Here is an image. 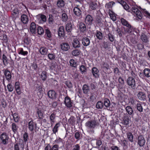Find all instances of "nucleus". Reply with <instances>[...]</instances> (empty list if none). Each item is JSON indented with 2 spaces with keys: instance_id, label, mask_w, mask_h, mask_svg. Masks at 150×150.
<instances>
[{
  "instance_id": "obj_59",
  "label": "nucleus",
  "mask_w": 150,
  "mask_h": 150,
  "mask_svg": "<svg viewBox=\"0 0 150 150\" xmlns=\"http://www.w3.org/2000/svg\"><path fill=\"white\" fill-rule=\"evenodd\" d=\"M69 63L71 66L76 68L77 67V63L73 59H71L70 60Z\"/></svg>"
},
{
  "instance_id": "obj_30",
  "label": "nucleus",
  "mask_w": 150,
  "mask_h": 150,
  "mask_svg": "<svg viewBox=\"0 0 150 150\" xmlns=\"http://www.w3.org/2000/svg\"><path fill=\"white\" fill-rule=\"evenodd\" d=\"M19 10L18 8H15L11 12V14L13 16V18L15 19L18 17V14L19 13Z\"/></svg>"
},
{
  "instance_id": "obj_34",
  "label": "nucleus",
  "mask_w": 150,
  "mask_h": 150,
  "mask_svg": "<svg viewBox=\"0 0 150 150\" xmlns=\"http://www.w3.org/2000/svg\"><path fill=\"white\" fill-rule=\"evenodd\" d=\"M18 53L19 54H21L23 56H27L28 54V52L27 51L24 50L22 48H19L18 50Z\"/></svg>"
},
{
  "instance_id": "obj_29",
  "label": "nucleus",
  "mask_w": 150,
  "mask_h": 150,
  "mask_svg": "<svg viewBox=\"0 0 150 150\" xmlns=\"http://www.w3.org/2000/svg\"><path fill=\"white\" fill-rule=\"evenodd\" d=\"M72 45L75 48H79L80 47V43L77 39H74L72 41Z\"/></svg>"
},
{
  "instance_id": "obj_56",
  "label": "nucleus",
  "mask_w": 150,
  "mask_h": 150,
  "mask_svg": "<svg viewBox=\"0 0 150 150\" xmlns=\"http://www.w3.org/2000/svg\"><path fill=\"white\" fill-rule=\"evenodd\" d=\"M60 125L61 124L59 122H58L56 124L53 129V131L54 133L56 134V132H57L58 128Z\"/></svg>"
},
{
  "instance_id": "obj_33",
  "label": "nucleus",
  "mask_w": 150,
  "mask_h": 150,
  "mask_svg": "<svg viewBox=\"0 0 150 150\" xmlns=\"http://www.w3.org/2000/svg\"><path fill=\"white\" fill-rule=\"evenodd\" d=\"M11 127L14 134H16L18 132L19 127L15 123H12Z\"/></svg>"
},
{
  "instance_id": "obj_60",
  "label": "nucleus",
  "mask_w": 150,
  "mask_h": 150,
  "mask_svg": "<svg viewBox=\"0 0 150 150\" xmlns=\"http://www.w3.org/2000/svg\"><path fill=\"white\" fill-rule=\"evenodd\" d=\"M142 12L145 16L150 19V13L146 11L145 9H142Z\"/></svg>"
},
{
  "instance_id": "obj_61",
  "label": "nucleus",
  "mask_w": 150,
  "mask_h": 150,
  "mask_svg": "<svg viewBox=\"0 0 150 150\" xmlns=\"http://www.w3.org/2000/svg\"><path fill=\"white\" fill-rule=\"evenodd\" d=\"M7 47L8 49L10 52H16V47L15 46L12 45V46L11 45H8Z\"/></svg>"
},
{
  "instance_id": "obj_9",
  "label": "nucleus",
  "mask_w": 150,
  "mask_h": 150,
  "mask_svg": "<svg viewBox=\"0 0 150 150\" xmlns=\"http://www.w3.org/2000/svg\"><path fill=\"white\" fill-rule=\"evenodd\" d=\"M45 107H40L38 108L37 110L36 113L38 115L39 119L42 120L43 119V115L44 113Z\"/></svg>"
},
{
  "instance_id": "obj_28",
  "label": "nucleus",
  "mask_w": 150,
  "mask_h": 150,
  "mask_svg": "<svg viewBox=\"0 0 150 150\" xmlns=\"http://www.w3.org/2000/svg\"><path fill=\"white\" fill-rule=\"evenodd\" d=\"M122 119V124L124 125H127L129 124V116L127 115H125L123 116Z\"/></svg>"
},
{
  "instance_id": "obj_11",
  "label": "nucleus",
  "mask_w": 150,
  "mask_h": 150,
  "mask_svg": "<svg viewBox=\"0 0 150 150\" xmlns=\"http://www.w3.org/2000/svg\"><path fill=\"white\" fill-rule=\"evenodd\" d=\"M73 26V24L71 22L67 23L66 25V31L68 34L70 35L71 34Z\"/></svg>"
},
{
  "instance_id": "obj_2",
  "label": "nucleus",
  "mask_w": 150,
  "mask_h": 150,
  "mask_svg": "<svg viewBox=\"0 0 150 150\" xmlns=\"http://www.w3.org/2000/svg\"><path fill=\"white\" fill-rule=\"evenodd\" d=\"M98 123L95 120H91L87 121L85 125L88 129V132L90 134H93L94 132V129L98 125Z\"/></svg>"
},
{
  "instance_id": "obj_5",
  "label": "nucleus",
  "mask_w": 150,
  "mask_h": 150,
  "mask_svg": "<svg viewBox=\"0 0 150 150\" xmlns=\"http://www.w3.org/2000/svg\"><path fill=\"white\" fill-rule=\"evenodd\" d=\"M9 139L8 136L6 132H4L0 135V142L4 145H6L8 143Z\"/></svg>"
},
{
  "instance_id": "obj_39",
  "label": "nucleus",
  "mask_w": 150,
  "mask_h": 150,
  "mask_svg": "<svg viewBox=\"0 0 150 150\" xmlns=\"http://www.w3.org/2000/svg\"><path fill=\"white\" fill-rule=\"evenodd\" d=\"M28 127L30 131L33 132L35 127L34 122L33 120H31L28 123Z\"/></svg>"
},
{
  "instance_id": "obj_26",
  "label": "nucleus",
  "mask_w": 150,
  "mask_h": 150,
  "mask_svg": "<svg viewBox=\"0 0 150 150\" xmlns=\"http://www.w3.org/2000/svg\"><path fill=\"white\" fill-rule=\"evenodd\" d=\"M91 72L93 75L95 77L98 78L99 77V71L96 67H93L92 69Z\"/></svg>"
},
{
  "instance_id": "obj_8",
  "label": "nucleus",
  "mask_w": 150,
  "mask_h": 150,
  "mask_svg": "<svg viewBox=\"0 0 150 150\" xmlns=\"http://www.w3.org/2000/svg\"><path fill=\"white\" fill-rule=\"evenodd\" d=\"M64 103L65 106L68 108H70L73 106V101L71 100V99L68 96L65 97Z\"/></svg>"
},
{
  "instance_id": "obj_19",
  "label": "nucleus",
  "mask_w": 150,
  "mask_h": 150,
  "mask_svg": "<svg viewBox=\"0 0 150 150\" xmlns=\"http://www.w3.org/2000/svg\"><path fill=\"white\" fill-rule=\"evenodd\" d=\"M48 49L44 46H41L39 49L40 53L42 55H45L48 53Z\"/></svg>"
},
{
  "instance_id": "obj_42",
  "label": "nucleus",
  "mask_w": 150,
  "mask_h": 150,
  "mask_svg": "<svg viewBox=\"0 0 150 150\" xmlns=\"http://www.w3.org/2000/svg\"><path fill=\"white\" fill-rule=\"evenodd\" d=\"M126 134L129 141L131 142H134V136L132 133L131 132H128Z\"/></svg>"
},
{
  "instance_id": "obj_7",
  "label": "nucleus",
  "mask_w": 150,
  "mask_h": 150,
  "mask_svg": "<svg viewBox=\"0 0 150 150\" xmlns=\"http://www.w3.org/2000/svg\"><path fill=\"white\" fill-rule=\"evenodd\" d=\"M94 20L93 17L90 14L86 16L84 22L86 25H91L93 23Z\"/></svg>"
},
{
  "instance_id": "obj_27",
  "label": "nucleus",
  "mask_w": 150,
  "mask_h": 150,
  "mask_svg": "<svg viewBox=\"0 0 150 150\" xmlns=\"http://www.w3.org/2000/svg\"><path fill=\"white\" fill-rule=\"evenodd\" d=\"M47 56L48 59L50 61H54L56 59V54L53 52H51L50 53H48Z\"/></svg>"
},
{
  "instance_id": "obj_6",
  "label": "nucleus",
  "mask_w": 150,
  "mask_h": 150,
  "mask_svg": "<svg viewBox=\"0 0 150 150\" xmlns=\"http://www.w3.org/2000/svg\"><path fill=\"white\" fill-rule=\"evenodd\" d=\"M127 83L130 86L132 89H135L136 87V82L134 78L129 76L127 79Z\"/></svg>"
},
{
  "instance_id": "obj_47",
  "label": "nucleus",
  "mask_w": 150,
  "mask_h": 150,
  "mask_svg": "<svg viewBox=\"0 0 150 150\" xmlns=\"http://www.w3.org/2000/svg\"><path fill=\"white\" fill-rule=\"evenodd\" d=\"M37 18L38 19H40L43 22H45L46 21V16L44 15L40 14L37 16Z\"/></svg>"
},
{
  "instance_id": "obj_50",
  "label": "nucleus",
  "mask_w": 150,
  "mask_h": 150,
  "mask_svg": "<svg viewBox=\"0 0 150 150\" xmlns=\"http://www.w3.org/2000/svg\"><path fill=\"white\" fill-rule=\"evenodd\" d=\"M141 39L143 42L147 43L149 42L147 36L143 33L141 36Z\"/></svg>"
},
{
  "instance_id": "obj_17",
  "label": "nucleus",
  "mask_w": 150,
  "mask_h": 150,
  "mask_svg": "<svg viewBox=\"0 0 150 150\" xmlns=\"http://www.w3.org/2000/svg\"><path fill=\"white\" fill-rule=\"evenodd\" d=\"M22 43L24 45V47L28 48L29 46H30L31 44L30 39L28 38H25L22 41Z\"/></svg>"
},
{
  "instance_id": "obj_16",
  "label": "nucleus",
  "mask_w": 150,
  "mask_h": 150,
  "mask_svg": "<svg viewBox=\"0 0 150 150\" xmlns=\"http://www.w3.org/2000/svg\"><path fill=\"white\" fill-rule=\"evenodd\" d=\"M138 99L142 101L146 100V96L145 93L142 92H139L137 94Z\"/></svg>"
},
{
  "instance_id": "obj_58",
  "label": "nucleus",
  "mask_w": 150,
  "mask_h": 150,
  "mask_svg": "<svg viewBox=\"0 0 150 150\" xmlns=\"http://www.w3.org/2000/svg\"><path fill=\"white\" fill-rule=\"evenodd\" d=\"M110 43L108 42L103 41V43L102 46L105 49H108L110 46Z\"/></svg>"
},
{
  "instance_id": "obj_25",
  "label": "nucleus",
  "mask_w": 150,
  "mask_h": 150,
  "mask_svg": "<svg viewBox=\"0 0 150 150\" xmlns=\"http://www.w3.org/2000/svg\"><path fill=\"white\" fill-rule=\"evenodd\" d=\"M58 35L60 38L63 37L65 35L64 28L63 26H60L58 31Z\"/></svg>"
},
{
  "instance_id": "obj_20",
  "label": "nucleus",
  "mask_w": 150,
  "mask_h": 150,
  "mask_svg": "<svg viewBox=\"0 0 150 150\" xmlns=\"http://www.w3.org/2000/svg\"><path fill=\"white\" fill-rule=\"evenodd\" d=\"M79 28L81 32L84 33L86 30V27L85 24L80 22L78 24Z\"/></svg>"
},
{
  "instance_id": "obj_38",
  "label": "nucleus",
  "mask_w": 150,
  "mask_h": 150,
  "mask_svg": "<svg viewBox=\"0 0 150 150\" xmlns=\"http://www.w3.org/2000/svg\"><path fill=\"white\" fill-rule=\"evenodd\" d=\"M138 103L136 104V108L137 110L140 112H142L143 111V108L141 102L139 100L137 101Z\"/></svg>"
},
{
  "instance_id": "obj_57",
  "label": "nucleus",
  "mask_w": 150,
  "mask_h": 150,
  "mask_svg": "<svg viewBox=\"0 0 150 150\" xmlns=\"http://www.w3.org/2000/svg\"><path fill=\"white\" fill-rule=\"evenodd\" d=\"M138 100L133 97H130L129 99V103L133 105L136 104V102Z\"/></svg>"
},
{
  "instance_id": "obj_53",
  "label": "nucleus",
  "mask_w": 150,
  "mask_h": 150,
  "mask_svg": "<svg viewBox=\"0 0 150 150\" xmlns=\"http://www.w3.org/2000/svg\"><path fill=\"white\" fill-rule=\"evenodd\" d=\"M37 33L38 34L41 35L43 34L44 33V31L42 27L41 26H39L37 25Z\"/></svg>"
},
{
  "instance_id": "obj_3",
  "label": "nucleus",
  "mask_w": 150,
  "mask_h": 150,
  "mask_svg": "<svg viewBox=\"0 0 150 150\" xmlns=\"http://www.w3.org/2000/svg\"><path fill=\"white\" fill-rule=\"evenodd\" d=\"M4 75L3 77L4 79L3 80L2 82L4 86L5 87V89L6 90V86L5 84V79L7 80L8 82H10L12 81V75L10 71L8 69H5L3 71Z\"/></svg>"
},
{
  "instance_id": "obj_4",
  "label": "nucleus",
  "mask_w": 150,
  "mask_h": 150,
  "mask_svg": "<svg viewBox=\"0 0 150 150\" xmlns=\"http://www.w3.org/2000/svg\"><path fill=\"white\" fill-rule=\"evenodd\" d=\"M127 28L125 27H122L121 32L123 34L125 35L127 33H130L134 31L135 30V28L132 26L129 23L126 26Z\"/></svg>"
},
{
  "instance_id": "obj_46",
  "label": "nucleus",
  "mask_w": 150,
  "mask_h": 150,
  "mask_svg": "<svg viewBox=\"0 0 150 150\" xmlns=\"http://www.w3.org/2000/svg\"><path fill=\"white\" fill-rule=\"evenodd\" d=\"M11 115L13 117L15 122L16 123H18L19 122L20 119L18 114L17 113H14L13 114L12 113Z\"/></svg>"
},
{
  "instance_id": "obj_10",
  "label": "nucleus",
  "mask_w": 150,
  "mask_h": 150,
  "mask_svg": "<svg viewBox=\"0 0 150 150\" xmlns=\"http://www.w3.org/2000/svg\"><path fill=\"white\" fill-rule=\"evenodd\" d=\"M138 144L140 147L143 146L145 143V140L144 136L142 134H140L138 136Z\"/></svg>"
},
{
  "instance_id": "obj_31",
  "label": "nucleus",
  "mask_w": 150,
  "mask_h": 150,
  "mask_svg": "<svg viewBox=\"0 0 150 150\" xmlns=\"http://www.w3.org/2000/svg\"><path fill=\"white\" fill-rule=\"evenodd\" d=\"M61 49L65 51H68L70 48V46L67 43L64 42L60 45Z\"/></svg>"
},
{
  "instance_id": "obj_18",
  "label": "nucleus",
  "mask_w": 150,
  "mask_h": 150,
  "mask_svg": "<svg viewBox=\"0 0 150 150\" xmlns=\"http://www.w3.org/2000/svg\"><path fill=\"white\" fill-rule=\"evenodd\" d=\"M79 70L81 74H85L87 71V67L86 64L84 63L82 64V65L79 67Z\"/></svg>"
},
{
  "instance_id": "obj_45",
  "label": "nucleus",
  "mask_w": 150,
  "mask_h": 150,
  "mask_svg": "<svg viewBox=\"0 0 150 150\" xmlns=\"http://www.w3.org/2000/svg\"><path fill=\"white\" fill-rule=\"evenodd\" d=\"M143 74L145 76L148 78L150 77V69L148 68H145L143 70Z\"/></svg>"
},
{
  "instance_id": "obj_40",
  "label": "nucleus",
  "mask_w": 150,
  "mask_h": 150,
  "mask_svg": "<svg viewBox=\"0 0 150 150\" xmlns=\"http://www.w3.org/2000/svg\"><path fill=\"white\" fill-rule=\"evenodd\" d=\"M57 5L59 8L63 7L65 5V3L63 0H58L57 3Z\"/></svg>"
},
{
  "instance_id": "obj_15",
  "label": "nucleus",
  "mask_w": 150,
  "mask_h": 150,
  "mask_svg": "<svg viewBox=\"0 0 150 150\" xmlns=\"http://www.w3.org/2000/svg\"><path fill=\"white\" fill-rule=\"evenodd\" d=\"M82 90L84 94H88L90 90L89 86L88 84H84L82 87Z\"/></svg>"
},
{
  "instance_id": "obj_12",
  "label": "nucleus",
  "mask_w": 150,
  "mask_h": 150,
  "mask_svg": "<svg viewBox=\"0 0 150 150\" xmlns=\"http://www.w3.org/2000/svg\"><path fill=\"white\" fill-rule=\"evenodd\" d=\"M57 112V111L56 110H54L49 116L50 123L52 125L55 122Z\"/></svg>"
},
{
  "instance_id": "obj_32",
  "label": "nucleus",
  "mask_w": 150,
  "mask_h": 150,
  "mask_svg": "<svg viewBox=\"0 0 150 150\" xmlns=\"http://www.w3.org/2000/svg\"><path fill=\"white\" fill-rule=\"evenodd\" d=\"M101 69L106 71L109 69V66L108 64L106 62H103L100 64Z\"/></svg>"
},
{
  "instance_id": "obj_22",
  "label": "nucleus",
  "mask_w": 150,
  "mask_h": 150,
  "mask_svg": "<svg viewBox=\"0 0 150 150\" xmlns=\"http://www.w3.org/2000/svg\"><path fill=\"white\" fill-rule=\"evenodd\" d=\"M47 95L49 97L52 99H54L57 97V93L54 91L50 90L47 93Z\"/></svg>"
},
{
  "instance_id": "obj_35",
  "label": "nucleus",
  "mask_w": 150,
  "mask_h": 150,
  "mask_svg": "<svg viewBox=\"0 0 150 150\" xmlns=\"http://www.w3.org/2000/svg\"><path fill=\"white\" fill-rule=\"evenodd\" d=\"M74 137L77 142L82 139V134L80 132H76L74 134Z\"/></svg>"
},
{
  "instance_id": "obj_1",
  "label": "nucleus",
  "mask_w": 150,
  "mask_h": 150,
  "mask_svg": "<svg viewBox=\"0 0 150 150\" xmlns=\"http://www.w3.org/2000/svg\"><path fill=\"white\" fill-rule=\"evenodd\" d=\"M124 9L132 13L139 20H141L142 18V14L140 11L137 8L136 6H129L127 3L122 6Z\"/></svg>"
},
{
  "instance_id": "obj_24",
  "label": "nucleus",
  "mask_w": 150,
  "mask_h": 150,
  "mask_svg": "<svg viewBox=\"0 0 150 150\" xmlns=\"http://www.w3.org/2000/svg\"><path fill=\"white\" fill-rule=\"evenodd\" d=\"M57 66L56 63L52 62L49 66V69L52 71H56L58 70Z\"/></svg>"
},
{
  "instance_id": "obj_36",
  "label": "nucleus",
  "mask_w": 150,
  "mask_h": 150,
  "mask_svg": "<svg viewBox=\"0 0 150 150\" xmlns=\"http://www.w3.org/2000/svg\"><path fill=\"white\" fill-rule=\"evenodd\" d=\"M21 21L24 24H26L28 22V19L27 16L25 14L22 15L21 17Z\"/></svg>"
},
{
  "instance_id": "obj_52",
  "label": "nucleus",
  "mask_w": 150,
  "mask_h": 150,
  "mask_svg": "<svg viewBox=\"0 0 150 150\" xmlns=\"http://www.w3.org/2000/svg\"><path fill=\"white\" fill-rule=\"evenodd\" d=\"M2 59L3 64L4 66H6L8 64V59L7 57L3 54L2 55Z\"/></svg>"
},
{
  "instance_id": "obj_23",
  "label": "nucleus",
  "mask_w": 150,
  "mask_h": 150,
  "mask_svg": "<svg viewBox=\"0 0 150 150\" xmlns=\"http://www.w3.org/2000/svg\"><path fill=\"white\" fill-rule=\"evenodd\" d=\"M125 109L128 115L130 116H132L134 115V111L131 106L129 105H127L126 107L125 106Z\"/></svg>"
},
{
  "instance_id": "obj_43",
  "label": "nucleus",
  "mask_w": 150,
  "mask_h": 150,
  "mask_svg": "<svg viewBox=\"0 0 150 150\" xmlns=\"http://www.w3.org/2000/svg\"><path fill=\"white\" fill-rule=\"evenodd\" d=\"M96 107L98 109H105L103 102L101 101H99L97 103Z\"/></svg>"
},
{
  "instance_id": "obj_49",
  "label": "nucleus",
  "mask_w": 150,
  "mask_h": 150,
  "mask_svg": "<svg viewBox=\"0 0 150 150\" xmlns=\"http://www.w3.org/2000/svg\"><path fill=\"white\" fill-rule=\"evenodd\" d=\"M103 104L105 108H107L109 107L110 104V100L108 98H104L103 100Z\"/></svg>"
},
{
  "instance_id": "obj_44",
  "label": "nucleus",
  "mask_w": 150,
  "mask_h": 150,
  "mask_svg": "<svg viewBox=\"0 0 150 150\" xmlns=\"http://www.w3.org/2000/svg\"><path fill=\"white\" fill-rule=\"evenodd\" d=\"M45 35L46 36L47 38H51L52 36V34L49 28H46L45 29Z\"/></svg>"
},
{
  "instance_id": "obj_55",
  "label": "nucleus",
  "mask_w": 150,
  "mask_h": 150,
  "mask_svg": "<svg viewBox=\"0 0 150 150\" xmlns=\"http://www.w3.org/2000/svg\"><path fill=\"white\" fill-rule=\"evenodd\" d=\"M107 38L110 42H113L114 40V36L111 33H109L107 35Z\"/></svg>"
},
{
  "instance_id": "obj_51",
  "label": "nucleus",
  "mask_w": 150,
  "mask_h": 150,
  "mask_svg": "<svg viewBox=\"0 0 150 150\" xmlns=\"http://www.w3.org/2000/svg\"><path fill=\"white\" fill-rule=\"evenodd\" d=\"M47 72L46 71H43L41 74V78L42 80L43 81H45L47 79Z\"/></svg>"
},
{
  "instance_id": "obj_13",
  "label": "nucleus",
  "mask_w": 150,
  "mask_h": 150,
  "mask_svg": "<svg viewBox=\"0 0 150 150\" xmlns=\"http://www.w3.org/2000/svg\"><path fill=\"white\" fill-rule=\"evenodd\" d=\"M80 40L81 41L82 45L86 47L88 46L90 44V40L89 38L86 37H84Z\"/></svg>"
},
{
  "instance_id": "obj_64",
  "label": "nucleus",
  "mask_w": 150,
  "mask_h": 150,
  "mask_svg": "<svg viewBox=\"0 0 150 150\" xmlns=\"http://www.w3.org/2000/svg\"><path fill=\"white\" fill-rule=\"evenodd\" d=\"M80 51L78 50H75L72 51V54L73 56H77L80 54Z\"/></svg>"
},
{
  "instance_id": "obj_14",
  "label": "nucleus",
  "mask_w": 150,
  "mask_h": 150,
  "mask_svg": "<svg viewBox=\"0 0 150 150\" xmlns=\"http://www.w3.org/2000/svg\"><path fill=\"white\" fill-rule=\"evenodd\" d=\"M77 7L74 8L73 11L74 14L77 17L79 18L82 17V11L80 9Z\"/></svg>"
},
{
  "instance_id": "obj_54",
  "label": "nucleus",
  "mask_w": 150,
  "mask_h": 150,
  "mask_svg": "<svg viewBox=\"0 0 150 150\" xmlns=\"http://www.w3.org/2000/svg\"><path fill=\"white\" fill-rule=\"evenodd\" d=\"M62 21L64 22H66L68 20V17L67 14L65 13H63L62 15Z\"/></svg>"
},
{
  "instance_id": "obj_62",
  "label": "nucleus",
  "mask_w": 150,
  "mask_h": 150,
  "mask_svg": "<svg viewBox=\"0 0 150 150\" xmlns=\"http://www.w3.org/2000/svg\"><path fill=\"white\" fill-rule=\"evenodd\" d=\"M7 87L8 91L9 92H11L13 90V86L12 85V84L11 83H8L7 86Z\"/></svg>"
},
{
  "instance_id": "obj_37",
  "label": "nucleus",
  "mask_w": 150,
  "mask_h": 150,
  "mask_svg": "<svg viewBox=\"0 0 150 150\" xmlns=\"http://www.w3.org/2000/svg\"><path fill=\"white\" fill-rule=\"evenodd\" d=\"M97 38L99 40H101L103 39V33L100 31L97 30L95 34Z\"/></svg>"
},
{
  "instance_id": "obj_21",
  "label": "nucleus",
  "mask_w": 150,
  "mask_h": 150,
  "mask_svg": "<svg viewBox=\"0 0 150 150\" xmlns=\"http://www.w3.org/2000/svg\"><path fill=\"white\" fill-rule=\"evenodd\" d=\"M37 25L34 22H32L31 23L30 27V31L33 34H35L36 33V30Z\"/></svg>"
},
{
  "instance_id": "obj_41",
  "label": "nucleus",
  "mask_w": 150,
  "mask_h": 150,
  "mask_svg": "<svg viewBox=\"0 0 150 150\" xmlns=\"http://www.w3.org/2000/svg\"><path fill=\"white\" fill-rule=\"evenodd\" d=\"M98 7V5L96 3L92 1L90 2L89 8L90 9L93 10H95Z\"/></svg>"
},
{
  "instance_id": "obj_48",
  "label": "nucleus",
  "mask_w": 150,
  "mask_h": 150,
  "mask_svg": "<svg viewBox=\"0 0 150 150\" xmlns=\"http://www.w3.org/2000/svg\"><path fill=\"white\" fill-rule=\"evenodd\" d=\"M75 118L73 116H71L68 120V123L72 126L75 125Z\"/></svg>"
},
{
  "instance_id": "obj_63",
  "label": "nucleus",
  "mask_w": 150,
  "mask_h": 150,
  "mask_svg": "<svg viewBox=\"0 0 150 150\" xmlns=\"http://www.w3.org/2000/svg\"><path fill=\"white\" fill-rule=\"evenodd\" d=\"M121 22L122 24L124 26H127L129 23L125 19L122 18L121 19Z\"/></svg>"
}]
</instances>
